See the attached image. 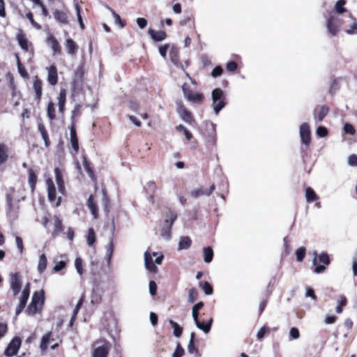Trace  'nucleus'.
I'll return each instance as SVG.
<instances>
[{
	"label": "nucleus",
	"mask_w": 357,
	"mask_h": 357,
	"mask_svg": "<svg viewBox=\"0 0 357 357\" xmlns=\"http://www.w3.org/2000/svg\"><path fill=\"white\" fill-rule=\"evenodd\" d=\"M47 187L48 199L50 202H53L56 200V188L53 181L51 178L46 180Z\"/></svg>",
	"instance_id": "nucleus-18"
},
{
	"label": "nucleus",
	"mask_w": 357,
	"mask_h": 357,
	"mask_svg": "<svg viewBox=\"0 0 357 357\" xmlns=\"http://www.w3.org/2000/svg\"><path fill=\"white\" fill-rule=\"evenodd\" d=\"M105 249L107 261L109 263L114 252V245L112 239L110 240L109 244L106 245Z\"/></svg>",
	"instance_id": "nucleus-45"
},
{
	"label": "nucleus",
	"mask_w": 357,
	"mask_h": 357,
	"mask_svg": "<svg viewBox=\"0 0 357 357\" xmlns=\"http://www.w3.org/2000/svg\"><path fill=\"white\" fill-rule=\"evenodd\" d=\"M185 353L183 348L179 343L177 344L176 348L172 354V357H182Z\"/></svg>",
	"instance_id": "nucleus-55"
},
{
	"label": "nucleus",
	"mask_w": 357,
	"mask_h": 357,
	"mask_svg": "<svg viewBox=\"0 0 357 357\" xmlns=\"http://www.w3.org/2000/svg\"><path fill=\"white\" fill-rule=\"evenodd\" d=\"M348 165L352 167H357V155L352 154L349 156Z\"/></svg>",
	"instance_id": "nucleus-60"
},
{
	"label": "nucleus",
	"mask_w": 357,
	"mask_h": 357,
	"mask_svg": "<svg viewBox=\"0 0 357 357\" xmlns=\"http://www.w3.org/2000/svg\"><path fill=\"white\" fill-rule=\"evenodd\" d=\"M47 257H46L45 255V254L40 255L39 257L38 264V268H37L38 271L40 273H43L47 268Z\"/></svg>",
	"instance_id": "nucleus-33"
},
{
	"label": "nucleus",
	"mask_w": 357,
	"mask_h": 357,
	"mask_svg": "<svg viewBox=\"0 0 357 357\" xmlns=\"http://www.w3.org/2000/svg\"><path fill=\"white\" fill-rule=\"evenodd\" d=\"M102 204L103 206L104 211L106 213H108L109 212V199H108L107 194L104 190H102Z\"/></svg>",
	"instance_id": "nucleus-53"
},
{
	"label": "nucleus",
	"mask_w": 357,
	"mask_h": 357,
	"mask_svg": "<svg viewBox=\"0 0 357 357\" xmlns=\"http://www.w3.org/2000/svg\"><path fill=\"white\" fill-rule=\"evenodd\" d=\"M190 195L192 197L195 199L201 196H208L207 190L205 189L204 187L201 186L197 188L193 189L190 192Z\"/></svg>",
	"instance_id": "nucleus-34"
},
{
	"label": "nucleus",
	"mask_w": 357,
	"mask_h": 357,
	"mask_svg": "<svg viewBox=\"0 0 357 357\" xmlns=\"http://www.w3.org/2000/svg\"><path fill=\"white\" fill-rule=\"evenodd\" d=\"M47 81L50 84L54 86L58 81L57 70L55 66L52 65L47 68Z\"/></svg>",
	"instance_id": "nucleus-17"
},
{
	"label": "nucleus",
	"mask_w": 357,
	"mask_h": 357,
	"mask_svg": "<svg viewBox=\"0 0 357 357\" xmlns=\"http://www.w3.org/2000/svg\"><path fill=\"white\" fill-rule=\"evenodd\" d=\"M17 40H18V43H19V45L20 46V47L22 50L27 51L29 45H28V40L26 38V37L22 34H18L17 35Z\"/></svg>",
	"instance_id": "nucleus-38"
},
{
	"label": "nucleus",
	"mask_w": 357,
	"mask_h": 357,
	"mask_svg": "<svg viewBox=\"0 0 357 357\" xmlns=\"http://www.w3.org/2000/svg\"><path fill=\"white\" fill-rule=\"evenodd\" d=\"M66 90L63 89H61L59 96L57 97L59 111L61 113H63L64 111L65 104H66Z\"/></svg>",
	"instance_id": "nucleus-26"
},
{
	"label": "nucleus",
	"mask_w": 357,
	"mask_h": 357,
	"mask_svg": "<svg viewBox=\"0 0 357 357\" xmlns=\"http://www.w3.org/2000/svg\"><path fill=\"white\" fill-rule=\"evenodd\" d=\"M211 98L213 101V110L215 114L218 113L225 106V96L223 91L220 88L215 89L211 93Z\"/></svg>",
	"instance_id": "nucleus-3"
},
{
	"label": "nucleus",
	"mask_w": 357,
	"mask_h": 357,
	"mask_svg": "<svg viewBox=\"0 0 357 357\" xmlns=\"http://www.w3.org/2000/svg\"><path fill=\"white\" fill-rule=\"evenodd\" d=\"M75 8V11L77 13V20H78L79 26H80L81 29L84 30L85 29V26H84L83 20H82V17L81 15V7L79 6V5L78 3H76Z\"/></svg>",
	"instance_id": "nucleus-43"
},
{
	"label": "nucleus",
	"mask_w": 357,
	"mask_h": 357,
	"mask_svg": "<svg viewBox=\"0 0 357 357\" xmlns=\"http://www.w3.org/2000/svg\"><path fill=\"white\" fill-rule=\"evenodd\" d=\"M47 116L50 120L55 119V107L54 104L52 102H50L47 109Z\"/></svg>",
	"instance_id": "nucleus-44"
},
{
	"label": "nucleus",
	"mask_w": 357,
	"mask_h": 357,
	"mask_svg": "<svg viewBox=\"0 0 357 357\" xmlns=\"http://www.w3.org/2000/svg\"><path fill=\"white\" fill-rule=\"evenodd\" d=\"M317 135L320 137H324L327 135V130L323 126H319L317 129Z\"/></svg>",
	"instance_id": "nucleus-64"
},
{
	"label": "nucleus",
	"mask_w": 357,
	"mask_h": 357,
	"mask_svg": "<svg viewBox=\"0 0 357 357\" xmlns=\"http://www.w3.org/2000/svg\"><path fill=\"white\" fill-rule=\"evenodd\" d=\"M146 189L147 192L153 193L155 192V190L157 189V185L155 182L149 181L146 184Z\"/></svg>",
	"instance_id": "nucleus-57"
},
{
	"label": "nucleus",
	"mask_w": 357,
	"mask_h": 357,
	"mask_svg": "<svg viewBox=\"0 0 357 357\" xmlns=\"http://www.w3.org/2000/svg\"><path fill=\"white\" fill-rule=\"evenodd\" d=\"M15 243H16V245H17V249L19 250L20 253L22 254L24 250L23 241L22 239V238L20 236H16L15 237Z\"/></svg>",
	"instance_id": "nucleus-58"
},
{
	"label": "nucleus",
	"mask_w": 357,
	"mask_h": 357,
	"mask_svg": "<svg viewBox=\"0 0 357 357\" xmlns=\"http://www.w3.org/2000/svg\"><path fill=\"white\" fill-rule=\"evenodd\" d=\"M191 239L188 236L181 237L178 243V250H187L191 245Z\"/></svg>",
	"instance_id": "nucleus-36"
},
{
	"label": "nucleus",
	"mask_w": 357,
	"mask_h": 357,
	"mask_svg": "<svg viewBox=\"0 0 357 357\" xmlns=\"http://www.w3.org/2000/svg\"><path fill=\"white\" fill-rule=\"evenodd\" d=\"M329 111V108L323 105L320 108L319 111L317 112V110L314 111V119L318 121L321 122L324 119V117L327 115Z\"/></svg>",
	"instance_id": "nucleus-29"
},
{
	"label": "nucleus",
	"mask_w": 357,
	"mask_h": 357,
	"mask_svg": "<svg viewBox=\"0 0 357 357\" xmlns=\"http://www.w3.org/2000/svg\"><path fill=\"white\" fill-rule=\"evenodd\" d=\"M70 136L72 148L75 152H77L79 150V144L76 133L75 125L73 122L70 128Z\"/></svg>",
	"instance_id": "nucleus-16"
},
{
	"label": "nucleus",
	"mask_w": 357,
	"mask_h": 357,
	"mask_svg": "<svg viewBox=\"0 0 357 357\" xmlns=\"http://www.w3.org/2000/svg\"><path fill=\"white\" fill-rule=\"evenodd\" d=\"M110 344L105 339H99L93 343V357H107Z\"/></svg>",
	"instance_id": "nucleus-5"
},
{
	"label": "nucleus",
	"mask_w": 357,
	"mask_h": 357,
	"mask_svg": "<svg viewBox=\"0 0 357 357\" xmlns=\"http://www.w3.org/2000/svg\"><path fill=\"white\" fill-rule=\"evenodd\" d=\"M195 321V324L196 326L199 329L202 330L204 333H208L210 332L211 326L213 321V319L212 317H210L207 321H200L198 319H193Z\"/></svg>",
	"instance_id": "nucleus-14"
},
{
	"label": "nucleus",
	"mask_w": 357,
	"mask_h": 357,
	"mask_svg": "<svg viewBox=\"0 0 357 357\" xmlns=\"http://www.w3.org/2000/svg\"><path fill=\"white\" fill-rule=\"evenodd\" d=\"M204 303L199 302L192 307V316L193 319H199V311L203 307Z\"/></svg>",
	"instance_id": "nucleus-39"
},
{
	"label": "nucleus",
	"mask_w": 357,
	"mask_h": 357,
	"mask_svg": "<svg viewBox=\"0 0 357 357\" xmlns=\"http://www.w3.org/2000/svg\"><path fill=\"white\" fill-rule=\"evenodd\" d=\"M149 292H150L151 295L155 296L156 294V291H157L156 283L153 280L150 281L149 284Z\"/></svg>",
	"instance_id": "nucleus-62"
},
{
	"label": "nucleus",
	"mask_w": 357,
	"mask_h": 357,
	"mask_svg": "<svg viewBox=\"0 0 357 357\" xmlns=\"http://www.w3.org/2000/svg\"><path fill=\"white\" fill-rule=\"evenodd\" d=\"M15 56H16V59H17V68H18L19 73L23 77H28V73L26 71L24 67L21 63L19 55L17 54H16Z\"/></svg>",
	"instance_id": "nucleus-42"
},
{
	"label": "nucleus",
	"mask_w": 357,
	"mask_h": 357,
	"mask_svg": "<svg viewBox=\"0 0 357 357\" xmlns=\"http://www.w3.org/2000/svg\"><path fill=\"white\" fill-rule=\"evenodd\" d=\"M270 333V328L266 326L261 327L257 334V337L258 338V340H261L262 338L264 337L265 335L266 334H268Z\"/></svg>",
	"instance_id": "nucleus-52"
},
{
	"label": "nucleus",
	"mask_w": 357,
	"mask_h": 357,
	"mask_svg": "<svg viewBox=\"0 0 357 357\" xmlns=\"http://www.w3.org/2000/svg\"><path fill=\"white\" fill-rule=\"evenodd\" d=\"M47 43L51 46L54 54L61 52L60 45L55 37L52 35L49 36L47 38Z\"/></svg>",
	"instance_id": "nucleus-25"
},
{
	"label": "nucleus",
	"mask_w": 357,
	"mask_h": 357,
	"mask_svg": "<svg viewBox=\"0 0 357 357\" xmlns=\"http://www.w3.org/2000/svg\"><path fill=\"white\" fill-rule=\"evenodd\" d=\"M21 346V339L19 337H15L6 347L4 354L10 357L16 355Z\"/></svg>",
	"instance_id": "nucleus-10"
},
{
	"label": "nucleus",
	"mask_w": 357,
	"mask_h": 357,
	"mask_svg": "<svg viewBox=\"0 0 357 357\" xmlns=\"http://www.w3.org/2000/svg\"><path fill=\"white\" fill-rule=\"evenodd\" d=\"M314 257L313 261H312V264L314 265H317V260L319 262L323 263L324 264H326V265H328L330 264L329 257H328V255L326 253L322 252L317 257V254L316 252H314Z\"/></svg>",
	"instance_id": "nucleus-27"
},
{
	"label": "nucleus",
	"mask_w": 357,
	"mask_h": 357,
	"mask_svg": "<svg viewBox=\"0 0 357 357\" xmlns=\"http://www.w3.org/2000/svg\"><path fill=\"white\" fill-rule=\"evenodd\" d=\"M177 106V112L179 114L180 117L185 122L191 124L193 121V118L192 116V114L189 112L186 107L183 105L181 101L176 102Z\"/></svg>",
	"instance_id": "nucleus-12"
},
{
	"label": "nucleus",
	"mask_w": 357,
	"mask_h": 357,
	"mask_svg": "<svg viewBox=\"0 0 357 357\" xmlns=\"http://www.w3.org/2000/svg\"><path fill=\"white\" fill-rule=\"evenodd\" d=\"M54 341V339L53 338V334L52 332L50 331L45 333L41 338L40 344V350L43 352L45 351L47 349L49 344H51L50 347L52 349H55L59 347V344L58 342L53 343Z\"/></svg>",
	"instance_id": "nucleus-9"
},
{
	"label": "nucleus",
	"mask_w": 357,
	"mask_h": 357,
	"mask_svg": "<svg viewBox=\"0 0 357 357\" xmlns=\"http://www.w3.org/2000/svg\"><path fill=\"white\" fill-rule=\"evenodd\" d=\"M169 324L173 327L174 332L173 334L176 337H180L183 333V328L179 326L178 323L176 321L169 319Z\"/></svg>",
	"instance_id": "nucleus-35"
},
{
	"label": "nucleus",
	"mask_w": 357,
	"mask_h": 357,
	"mask_svg": "<svg viewBox=\"0 0 357 357\" xmlns=\"http://www.w3.org/2000/svg\"><path fill=\"white\" fill-rule=\"evenodd\" d=\"M169 56L172 62L176 66L183 70V66L179 61L178 50L175 47H172L169 51Z\"/></svg>",
	"instance_id": "nucleus-19"
},
{
	"label": "nucleus",
	"mask_w": 357,
	"mask_h": 357,
	"mask_svg": "<svg viewBox=\"0 0 357 357\" xmlns=\"http://www.w3.org/2000/svg\"><path fill=\"white\" fill-rule=\"evenodd\" d=\"M54 231L52 232V236L54 238L59 236L63 231L62 221L56 215L54 217Z\"/></svg>",
	"instance_id": "nucleus-23"
},
{
	"label": "nucleus",
	"mask_w": 357,
	"mask_h": 357,
	"mask_svg": "<svg viewBox=\"0 0 357 357\" xmlns=\"http://www.w3.org/2000/svg\"><path fill=\"white\" fill-rule=\"evenodd\" d=\"M199 285L206 295H211L213 294V288L209 282H199Z\"/></svg>",
	"instance_id": "nucleus-41"
},
{
	"label": "nucleus",
	"mask_w": 357,
	"mask_h": 357,
	"mask_svg": "<svg viewBox=\"0 0 357 357\" xmlns=\"http://www.w3.org/2000/svg\"><path fill=\"white\" fill-rule=\"evenodd\" d=\"M299 135L303 144L308 146L311 141V131L310 126L303 123L300 126Z\"/></svg>",
	"instance_id": "nucleus-11"
},
{
	"label": "nucleus",
	"mask_w": 357,
	"mask_h": 357,
	"mask_svg": "<svg viewBox=\"0 0 357 357\" xmlns=\"http://www.w3.org/2000/svg\"><path fill=\"white\" fill-rule=\"evenodd\" d=\"M75 267L79 275H82L84 273V269L82 266V259L79 257H77L75 260Z\"/></svg>",
	"instance_id": "nucleus-49"
},
{
	"label": "nucleus",
	"mask_w": 357,
	"mask_h": 357,
	"mask_svg": "<svg viewBox=\"0 0 357 357\" xmlns=\"http://www.w3.org/2000/svg\"><path fill=\"white\" fill-rule=\"evenodd\" d=\"M28 181L31 189V191L33 192L35 190L36 184L37 183V176L35 172L32 169H29L28 170Z\"/></svg>",
	"instance_id": "nucleus-31"
},
{
	"label": "nucleus",
	"mask_w": 357,
	"mask_h": 357,
	"mask_svg": "<svg viewBox=\"0 0 357 357\" xmlns=\"http://www.w3.org/2000/svg\"><path fill=\"white\" fill-rule=\"evenodd\" d=\"M138 26L140 29H144L147 25V20L143 17H138L136 20Z\"/></svg>",
	"instance_id": "nucleus-63"
},
{
	"label": "nucleus",
	"mask_w": 357,
	"mask_h": 357,
	"mask_svg": "<svg viewBox=\"0 0 357 357\" xmlns=\"http://www.w3.org/2000/svg\"><path fill=\"white\" fill-rule=\"evenodd\" d=\"M305 198L307 202L312 203L318 200L319 197L317 195L312 188L308 187L305 189Z\"/></svg>",
	"instance_id": "nucleus-32"
},
{
	"label": "nucleus",
	"mask_w": 357,
	"mask_h": 357,
	"mask_svg": "<svg viewBox=\"0 0 357 357\" xmlns=\"http://www.w3.org/2000/svg\"><path fill=\"white\" fill-rule=\"evenodd\" d=\"M26 17L29 20V22H31V24H32V26L33 27H35L38 30L41 29V26L36 22H35L32 13H31V12L27 13L26 14Z\"/></svg>",
	"instance_id": "nucleus-54"
},
{
	"label": "nucleus",
	"mask_w": 357,
	"mask_h": 357,
	"mask_svg": "<svg viewBox=\"0 0 357 357\" xmlns=\"http://www.w3.org/2000/svg\"><path fill=\"white\" fill-rule=\"evenodd\" d=\"M164 255L161 252H153L151 253L149 248L144 254V266L151 273H156L158 268L155 264H162Z\"/></svg>",
	"instance_id": "nucleus-1"
},
{
	"label": "nucleus",
	"mask_w": 357,
	"mask_h": 357,
	"mask_svg": "<svg viewBox=\"0 0 357 357\" xmlns=\"http://www.w3.org/2000/svg\"><path fill=\"white\" fill-rule=\"evenodd\" d=\"M149 36L154 41L160 42L164 40L166 38V33L163 31H155L153 29H149L148 31Z\"/></svg>",
	"instance_id": "nucleus-21"
},
{
	"label": "nucleus",
	"mask_w": 357,
	"mask_h": 357,
	"mask_svg": "<svg viewBox=\"0 0 357 357\" xmlns=\"http://www.w3.org/2000/svg\"><path fill=\"white\" fill-rule=\"evenodd\" d=\"M346 1L344 0H338L335 4V8L337 13H343L345 12L346 9L344 6L345 5Z\"/></svg>",
	"instance_id": "nucleus-50"
},
{
	"label": "nucleus",
	"mask_w": 357,
	"mask_h": 357,
	"mask_svg": "<svg viewBox=\"0 0 357 357\" xmlns=\"http://www.w3.org/2000/svg\"><path fill=\"white\" fill-rule=\"evenodd\" d=\"M197 295L198 292L196 288L192 287L188 291V301L189 303H194L197 299Z\"/></svg>",
	"instance_id": "nucleus-47"
},
{
	"label": "nucleus",
	"mask_w": 357,
	"mask_h": 357,
	"mask_svg": "<svg viewBox=\"0 0 357 357\" xmlns=\"http://www.w3.org/2000/svg\"><path fill=\"white\" fill-rule=\"evenodd\" d=\"M177 213L174 211H169L161 231V236L165 240L171 238V230L172 225L177 219Z\"/></svg>",
	"instance_id": "nucleus-4"
},
{
	"label": "nucleus",
	"mask_w": 357,
	"mask_h": 357,
	"mask_svg": "<svg viewBox=\"0 0 357 357\" xmlns=\"http://www.w3.org/2000/svg\"><path fill=\"white\" fill-rule=\"evenodd\" d=\"M188 351L190 354L196 353V354L199 356L198 350L195 346V343L192 342V340L189 341V344L188 345Z\"/></svg>",
	"instance_id": "nucleus-59"
},
{
	"label": "nucleus",
	"mask_w": 357,
	"mask_h": 357,
	"mask_svg": "<svg viewBox=\"0 0 357 357\" xmlns=\"http://www.w3.org/2000/svg\"><path fill=\"white\" fill-rule=\"evenodd\" d=\"M87 206L95 219L98 218V206L93 195H90L87 200Z\"/></svg>",
	"instance_id": "nucleus-20"
},
{
	"label": "nucleus",
	"mask_w": 357,
	"mask_h": 357,
	"mask_svg": "<svg viewBox=\"0 0 357 357\" xmlns=\"http://www.w3.org/2000/svg\"><path fill=\"white\" fill-rule=\"evenodd\" d=\"M327 22V29L332 36H335L342 25L341 20L333 12H328L325 15Z\"/></svg>",
	"instance_id": "nucleus-6"
},
{
	"label": "nucleus",
	"mask_w": 357,
	"mask_h": 357,
	"mask_svg": "<svg viewBox=\"0 0 357 357\" xmlns=\"http://www.w3.org/2000/svg\"><path fill=\"white\" fill-rule=\"evenodd\" d=\"M55 20L61 24H67L68 23V17L66 13L59 10H55L54 12Z\"/></svg>",
	"instance_id": "nucleus-24"
},
{
	"label": "nucleus",
	"mask_w": 357,
	"mask_h": 357,
	"mask_svg": "<svg viewBox=\"0 0 357 357\" xmlns=\"http://www.w3.org/2000/svg\"><path fill=\"white\" fill-rule=\"evenodd\" d=\"M204 261L206 263H210L213 260V251L211 248L206 247L204 248Z\"/></svg>",
	"instance_id": "nucleus-37"
},
{
	"label": "nucleus",
	"mask_w": 357,
	"mask_h": 357,
	"mask_svg": "<svg viewBox=\"0 0 357 357\" xmlns=\"http://www.w3.org/2000/svg\"><path fill=\"white\" fill-rule=\"evenodd\" d=\"M44 304V292L43 290L33 293L31 302L29 305L26 312L30 315H33L42 310Z\"/></svg>",
	"instance_id": "nucleus-2"
},
{
	"label": "nucleus",
	"mask_w": 357,
	"mask_h": 357,
	"mask_svg": "<svg viewBox=\"0 0 357 357\" xmlns=\"http://www.w3.org/2000/svg\"><path fill=\"white\" fill-rule=\"evenodd\" d=\"M54 174L56 184L58 185L59 191L61 193H64L65 185L64 181L63 179V173L62 171L59 167L54 168Z\"/></svg>",
	"instance_id": "nucleus-15"
},
{
	"label": "nucleus",
	"mask_w": 357,
	"mask_h": 357,
	"mask_svg": "<svg viewBox=\"0 0 357 357\" xmlns=\"http://www.w3.org/2000/svg\"><path fill=\"white\" fill-rule=\"evenodd\" d=\"M81 108H82V105H79V104H77L73 110L72 111V114H71V119L73 120L75 117L78 116L80 115L81 114Z\"/></svg>",
	"instance_id": "nucleus-56"
},
{
	"label": "nucleus",
	"mask_w": 357,
	"mask_h": 357,
	"mask_svg": "<svg viewBox=\"0 0 357 357\" xmlns=\"http://www.w3.org/2000/svg\"><path fill=\"white\" fill-rule=\"evenodd\" d=\"M33 89L36 93L35 99L39 102L42 96V82L38 77L34 79Z\"/></svg>",
	"instance_id": "nucleus-22"
},
{
	"label": "nucleus",
	"mask_w": 357,
	"mask_h": 357,
	"mask_svg": "<svg viewBox=\"0 0 357 357\" xmlns=\"http://www.w3.org/2000/svg\"><path fill=\"white\" fill-rule=\"evenodd\" d=\"M176 130L180 132H182L184 134V135L185 136V138L188 141H190L192 138V133L186 128H185L183 125H179L178 126H176Z\"/></svg>",
	"instance_id": "nucleus-48"
},
{
	"label": "nucleus",
	"mask_w": 357,
	"mask_h": 357,
	"mask_svg": "<svg viewBox=\"0 0 357 357\" xmlns=\"http://www.w3.org/2000/svg\"><path fill=\"white\" fill-rule=\"evenodd\" d=\"M96 241V233L93 228L88 229L87 234V244L89 246H92Z\"/></svg>",
	"instance_id": "nucleus-40"
},
{
	"label": "nucleus",
	"mask_w": 357,
	"mask_h": 357,
	"mask_svg": "<svg viewBox=\"0 0 357 357\" xmlns=\"http://www.w3.org/2000/svg\"><path fill=\"white\" fill-rule=\"evenodd\" d=\"M66 48L70 55H74L78 49V46L71 38H68L66 41Z\"/></svg>",
	"instance_id": "nucleus-30"
},
{
	"label": "nucleus",
	"mask_w": 357,
	"mask_h": 357,
	"mask_svg": "<svg viewBox=\"0 0 357 357\" xmlns=\"http://www.w3.org/2000/svg\"><path fill=\"white\" fill-rule=\"evenodd\" d=\"M182 89L185 98L188 101L197 103H201L203 101V94L193 92L186 84H183Z\"/></svg>",
	"instance_id": "nucleus-8"
},
{
	"label": "nucleus",
	"mask_w": 357,
	"mask_h": 357,
	"mask_svg": "<svg viewBox=\"0 0 357 357\" xmlns=\"http://www.w3.org/2000/svg\"><path fill=\"white\" fill-rule=\"evenodd\" d=\"M204 136L208 146H215L217 142L216 125L211 121L206 122Z\"/></svg>",
	"instance_id": "nucleus-7"
},
{
	"label": "nucleus",
	"mask_w": 357,
	"mask_h": 357,
	"mask_svg": "<svg viewBox=\"0 0 357 357\" xmlns=\"http://www.w3.org/2000/svg\"><path fill=\"white\" fill-rule=\"evenodd\" d=\"M344 130L349 135H354L355 133V129L354 126L350 123H345L344 126Z\"/></svg>",
	"instance_id": "nucleus-61"
},
{
	"label": "nucleus",
	"mask_w": 357,
	"mask_h": 357,
	"mask_svg": "<svg viewBox=\"0 0 357 357\" xmlns=\"http://www.w3.org/2000/svg\"><path fill=\"white\" fill-rule=\"evenodd\" d=\"M8 158V147L3 143H0V165L6 162Z\"/></svg>",
	"instance_id": "nucleus-28"
},
{
	"label": "nucleus",
	"mask_w": 357,
	"mask_h": 357,
	"mask_svg": "<svg viewBox=\"0 0 357 357\" xmlns=\"http://www.w3.org/2000/svg\"><path fill=\"white\" fill-rule=\"evenodd\" d=\"M109 10L112 13L115 24L119 25L120 28H123L126 26V23L121 20L120 15L116 13L112 8H109Z\"/></svg>",
	"instance_id": "nucleus-46"
},
{
	"label": "nucleus",
	"mask_w": 357,
	"mask_h": 357,
	"mask_svg": "<svg viewBox=\"0 0 357 357\" xmlns=\"http://www.w3.org/2000/svg\"><path fill=\"white\" fill-rule=\"evenodd\" d=\"M10 287L13 291L14 296H17L20 291L22 281L18 273H11L10 275Z\"/></svg>",
	"instance_id": "nucleus-13"
},
{
	"label": "nucleus",
	"mask_w": 357,
	"mask_h": 357,
	"mask_svg": "<svg viewBox=\"0 0 357 357\" xmlns=\"http://www.w3.org/2000/svg\"><path fill=\"white\" fill-rule=\"evenodd\" d=\"M306 249L304 247H301L296 251V259L298 261H302L305 255Z\"/></svg>",
	"instance_id": "nucleus-51"
}]
</instances>
